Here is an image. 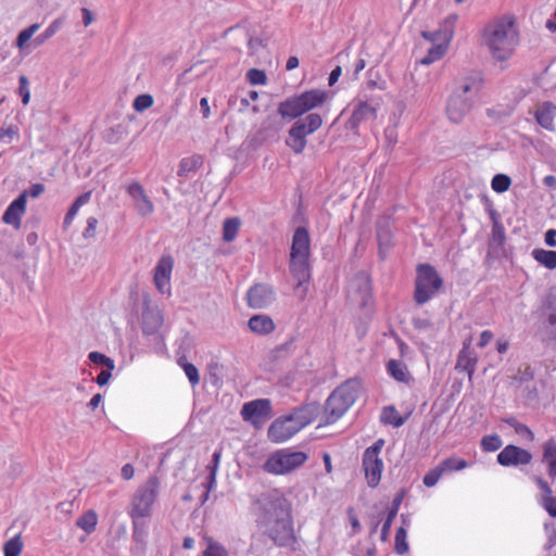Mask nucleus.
Wrapping results in <instances>:
<instances>
[{"instance_id":"nucleus-55","label":"nucleus","mask_w":556,"mask_h":556,"mask_svg":"<svg viewBox=\"0 0 556 556\" xmlns=\"http://www.w3.org/2000/svg\"><path fill=\"white\" fill-rule=\"evenodd\" d=\"M112 370H113V369H109V368H106V369L102 370V371L97 376V378H96V382H97L99 386H101V387H102V386H105V384L109 382V380H110V378H111V376H112V374H111V372H112Z\"/></svg>"},{"instance_id":"nucleus-23","label":"nucleus","mask_w":556,"mask_h":556,"mask_svg":"<svg viewBox=\"0 0 556 556\" xmlns=\"http://www.w3.org/2000/svg\"><path fill=\"white\" fill-rule=\"evenodd\" d=\"M542 462L547 466L549 478H556V440L548 439L542 446Z\"/></svg>"},{"instance_id":"nucleus-9","label":"nucleus","mask_w":556,"mask_h":556,"mask_svg":"<svg viewBox=\"0 0 556 556\" xmlns=\"http://www.w3.org/2000/svg\"><path fill=\"white\" fill-rule=\"evenodd\" d=\"M443 279L430 264H419L416 268L414 300L421 305L430 301L442 288Z\"/></svg>"},{"instance_id":"nucleus-50","label":"nucleus","mask_w":556,"mask_h":556,"mask_svg":"<svg viewBox=\"0 0 556 556\" xmlns=\"http://www.w3.org/2000/svg\"><path fill=\"white\" fill-rule=\"evenodd\" d=\"M20 136L18 128L14 125L0 128V142H11Z\"/></svg>"},{"instance_id":"nucleus-48","label":"nucleus","mask_w":556,"mask_h":556,"mask_svg":"<svg viewBox=\"0 0 556 556\" xmlns=\"http://www.w3.org/2000/svg\"><path fill=\"white\" fill-rule=\"evenodd\" d=\"M18 93L22 97V102L24 105H27L30 101V89L29 81L25 75H21L18 78Z\"/></svg>"},{"instance_id":"nucleus-33","label":"nucleus","mask_w":556,"mask_h":556,"mask_svg":"<svg viewBox=\"0 0 556 556\" xmlns=\"http://www.w3.org/2000/svg\"><path fill=\"white\" fill-rule=\"evenodd\" d=\"M24 547L22 535L18 533L3 545V556H20Z\"/></svg>"},{"instance_id":"nucleus-36","label":"nucleus","mask_w":556,"mask_h":556,"mask_svg":"<svg viewBox=\"0 0 556 556\" xmlns=\"http://www.w3.org/2000/svg\"><path fill=\"white\" fill-rule=\"evenodd\" d=\"M506 424L511 427L517 434L526 438L529 442L534 441V433L527 425L519 422L516 418H508Z\"/></svg>"},{"instance_id":"nucleus-34","label":"nucleus","mask_w":556,"mask_h":556,"mask_svg":"<svg viewBox=\"0 0 556 556\" xmlns=\"http://www.w3.org/2000/svg\"><path fill=\"white\" fill-rule=\"evenodd\" d=\"M443 473L452 472V471H460L468 467L467 460L459 457H448L443 459L439 464Z\"/></svg>"},{"instance_id":"nucleus-21","label":"nucleus","mask_w":556,"mask_h":556,"mask_svg":"<svg viewBox=\"0 0 556 556\" xmlns=\"http://www.w3.org/2000/svg\"><path fill=\"white\" fill-rule=\"evenodd\" d=\"M249 329L258 336H267L274 332L276 325L268 315H253L248 323Z\"/></svg>"},{"instance_id":"nucleus-26","label":"nucleus","mask_w":556,"mask_h":556,"mask_svg":"<svg viewBox=\"0 0 556 556\" xmlns=\"http://www.w3.org/2000/svg\"><path fill=\"white\" fill-rule=\"evenodd\" d=\"M387 370L399 382L409 383L412 380L407 366L401 361L390 359L387 363Z\"/></svg>"},{"instance_id":"nucleus-37","label":"nucleus","mask_w":556,"mask_h":556,"mask_svg":"<svg viewBox=\"0 0 556 556\" xmlns=\"http://www.w3.org/2000/svg\"><path fill=\"white\" fill-rule=\"evenodd\" d=\"M481 85L482 80L479 77L465 79L458 85L456 92L454 94H460V97L463 98V96L471 92L472 90L478 91L481 88Z\"/></svg>"},{"instance_id":"nucleus-11","label":"nucleus","mask_w":556,"mask_h":556,"mask_svg":"<svg viewBox=\"0 0 556 556\" xmlns=\"http://www.w3.org/2000/svg\"><path fill=\"white\" fill-rule=\"evenodd\" d=\"M323 126V117L318 113H308L305 118L296 121L289 129L286 144L295 153L304 151L306 137L317 131Z\"/></svg>"},{"instance_id":"nucleus-28","label":"nucleus","mask_w":556,"mask_h":556,"mask_svg":"<svg viewBox=\"0 0 556 556\" xmlns=\"http://www.w3.org/2000/svg\"><path fill=\"white\" fill-rule=\"evenodd\" d=\"M532 257L542 266L547 269L556 268V251L534 249L532 251Z\"/></svg>"},{"instance_id":"nucleus-43","label":"nucleus","mask_w":556,"mask_h":556,"mask_svg":"<svg viewBox=\"0 0 556 556\" xmlns=\"http://www.w3.org/2000/svg\"><path fill=\"white\" fill-rule=\"evenodd\" d=\"M88 357L93 364L105 366L109 369H114L115 367L114 361L100 352H90Z\"/></svg>"},{"instance_id":"nucleus-54","label":"nucleus","mask_w":556,"mask_h":556,"mask_svg":"<svg viewBox=\"0 0 556 556\" xmlns=\"http://www.w3.org/2000/svg\"><path fill=\"white\" fill-rule=\"evenodd\" d=\"M79 208L80 207L75 202L71 205V207L68 208V211L65 215V218H64L65 226L71 225V223L75 218L76 214L78 213Z\"/></svg>"},{"instance_id":"nucleus-18","label":"nucleus","mask_w":556,"mask_h":556,"mask_svg":"<svg viewBox=\"0 0 556 556\" xmlns=\"http://www.w3.org/2000/svg\"><path fill=\"white\" fill-rule=\"evenodd\" d=\"M27 204V192H22L5 210L2 220L12 225L14 228L18 229L21 227L22 216L25 214Z\"/></svg>"},{"instance_id":"nucleus-10","label":"nucleus","mask_w":556,"mask_h":556,"mask_svg":"<svg viewBox=\"0 0 556 556\" xmlns=\"http://www.w3.org/2000/svg\"><path fill=\"white\" fill-rule=\"evenodd\" d=\"M308 456L304 452L282 448L268 456L263 469L270 475L283 476L303 466Z\"/></svg>"},{"instance_id":"nucleus-16","label":"nucleus","mask_w":556,"mask_h":556,"mask_svg":"<svg viewBox=\"0 0 556 556\" xmlns=\"http://www.w3.org/2000/svg\"><path fill=\"white\" fill-rule=\"evenodd\" d=\"M275 299L274 290L265 283H255L247 294V303L251 308L261 309L267 307Z\"/></svg>"},{"instance_id":"nucleus-27","label":"nucleus","mask_w":556,"mask_h":556,"mask_svg":"<svg viewBox=\"0 0 556 556\" xmlns=\"http://www.w3.org/2000/svg\"><path fill=\"white\" fill-rule=\"evenodd\" d=\"M204 164V156L201 154H192L181 159L178 165V176H187L189 173L198 170Z\"/></svg>"},{"instance_id":"nucleus-38","label":"nucleus","mask_w":556,"mask_h":556,"mask_svg":"<svg viewBox=\"0 0 556 556\" xmlns=\"http://www.w3.org/2000/svg\"><path fill=\"white\" fill-rule=\"evenodd\" d=\"M407 533L403 527H400L395 533L394 551L399 555H403L408 552Z\"/></svg>"},{"instance_id":"nucleus-8","label":"nucleus","mask_w":556,"mask_h":556,"mask_svg":"<svg viewBox=\"0 0 556 556\" xmlns=\"http://www.w3.org/2000/svg\"><path fill=\"white\" fill-rule=\"evenodd\" d=\"M359 394L356 381H346L338 387L325 404L326 424H333L355 403Z\"/></svg>"},{"instance_id":"nucleus-13","label":"nucleus","mask_w":556,"mask_h":556,"mask_svg":"<svg viewBox=\"0 0 556 556\" xmlns=\"http://www.w3.org/2000/svg\"><path fill=\"white\" fill-rule=\"evenodd\" d=\"M241 416L244 421L260 429L263 424L273 416L271 403L268 399H257L247 402L242 406Z\"/></svg>"},{"instance_id":"nucleus-30","label":"nucleus","mask_w":556,"mask_h":556,"mask_svg":"<svg viewBox=\"0 0 556 556\" xmlns=\"http://www.w3.org/2000/svg\"><path fill=\"white\" fill-rule=\"evenodd\" d=\"M380 420L382 424L391 425L393 427H401L405 419L400 415L394 406H387L382 409Z\"/></svg>"},{"instance_id":"nucleus-12","label":"nucleus","mask_w":556,"mask_h":556,"mask_svg":"<svg viewBox=\"0 0 556 556\" xmlns=\"http://www.w3.org/2000/svg\"><path fill=\"white\" fill-rule=\"evenodd\" d=\"M384 441L377 440L371 446L367 447L363 454V470L368 486L376 488L379 485L383 471V460L380 457Z\"/></svg>"},{"instance_id":"nucleus-44","label":"nucleus","mask_w":556,"mask_h":556,"mask_svg":"<svg viewBox=\"0 0 556 556\" xmlns=\"http://www.w3.org/2000/svg\"><path fill=\"white\" fill-rule=\"evenodd\" d=\"M61 25H62V21L55 20L46 28V30L42 34H40L36 38V41L38 43H43L46 40L50 39L51 37H53L56 34V31L61 28Z\"/></svg>"},{"instance_id":"nucleus-35","label":"nucleus","mask_w":556,"mask_h":556,"mask_svg":"<svg viewBox=\"0 0 556 556\" xmlns=\"http://www.w3.org/2000/svg\"><path fill=\"white\" fill-rule=\"evenodd\" d=\"M206 548L202 552V556H229L228 551L211 536H204Z\"/></svg>"},{"instance_id":"nucleus-39","label":"nucleus","mask_w":556,"mask_h":556,"mask_svg":"<svg viewBox=\"0 0 556 556\" xmlns=\"http://www.w3.org/2000/svg\"><path fill=\"white\" fill-rule=\"evenodd\" d=\"M511 185V179L509 176L505 174H496L491 181V187L493 191L497 193H503L509 189Z\"/></svg>"},{"instance_id":"nucleus-19","label":"nucleus","mask_w":556,"mask_h":556,"mask_svg":"<svg viewBox=\"0 0 556 556\" xmlns=\"http://www.w3.org/2000/svg\"><path fill=\"white\" fill-rule=\"evenodd\" d=\"M471 105L469 101L462 98L460 94H452L446 106V114L450 121L459 123L469 112Z\"/></svg>"},{"instance_id":"nucleus-5","label":"nucleus","mask_w":556,"mask_h":556,"mask_svg":"<svg viewBox=\"0 0 556 556\" xmlns=\"http://www.w3.org/2000/svg\"><path fill=\"white\" fill-rule=\"evenodd\" d=\"M329 100V93L319 88H314L282 101L278 106V113L285 118H298L315 109L321 108Z\"/></svg>"},{"instance_id":"nucleus-1","label":"nucleus","mask_w":556,"mask_h":556,"mask_svg":"<svg viewBox=\"0 0 556 556\" xmlns=\"http://www.w3.org/2000/svg\"><path fill=\"white\" fill-rule=\"evenodd\" d=\"M255 503L262 514L265 534L277 546L295 549L298 538L291 501L280 490L274 489L263 494Z\"/></svg>"},{"instance_id":"nucleus-41","label":"nucleus","mask_w":556,"mask_h":556,"mask_svg":"<svg viewBox=\"0 0 556 556\" xmlns=\"http://www.w3.org/2000/svg\"><path fill=\"white\" fill-rule=\"evenodd\" d=\"M162 325V317L160 314L149 313L143 315V332H153Z\"/></svg>"},{"instance_id":"nucleus-61","label":"nucleus","mask_w":556,"mask_h":556,"mask_svg":"<svg viewBox=\"0 0 556 556\" xmlns=\"http://www.w3.org/2000/svg\"><path fill=\"white\" fill-rule=\"evenodd\" d=\"M340 75H341V67L337 66L336 68H333L331 71V73L329 75V79H328L329 80V86L334 85L338 81Z\"/></svg>"},{"instance_id":"nucleus-15","label":"nucleus","mask_w":556,"mask_h":556,"mask_svg":"<svg viewBox=\"0 0 556 556\" xmlns=\"http://www.w3.org/2000/svg\"><path fill=\"white\" fill-rule=\"evenodd\" d=\"M496 459L504 467L529 465L532 460V454L528 450L508 444L497 454Z\"/></svg>"},{"instance_id":"nucleus-57","label":"nucleus","mask_w":556,"mask_h":556,"mask_svg":"<svg viewBox=\"0 0 556 556\" xmlns=\"http://www.w3.org/2000/svg\"><path fill=\"white\" fill-rule=\"evenodd\" d=\"M535 482L539 485L540 490L543 492L544 496L553 495L552 488L548 485V483L545 480L538 477V478H535Z\"/></svg>"},{"instance_id":"nucleus-2","label":"nucleus","mask_w":556,"mask_h":556,"mask_svg":"<svg viewBox=\"0 0 556 556\" xmlns=\"http://www.w3.org/2000/svg\"><path fill=\"white\" fill-rule=\"evenodd\" d=\"M519 40L517 18L513 14L494 17L481 29V43L496 62L509 60Z\"/></svg>"},{"instance_id":"nucleus-47","label":"nucleus","mask_w":556,"mask_h":556,"mask_svg":"<svg viewBox=\"0 0 556 556\" xmlns=\"http://www.w3.org/2000/svg\"><path fill=\"white\" fill-rule=\"evenodd\" d=\"M443 472L440 468V466H435L434 468L430 469L424 477V484L428 488L434 486L440 478L442 477Z\"/></svg>"},{"instance_id":"nucleus-40","label":"nucleus","mask_w":556,"mask_h":556,"mask_svg":"<svg viewBox=\"0 0 556 556\" xmlns=\"http://www.w3.org/2000/svg\"><path fill=\"white\" fill-rule=\"evenodd\" d=\"M502 446V440L497 434L485 435L481 440V447L484 452H494Z\"/></svg>"},{"instance_id":"nucleus-63","label":"nucleus","mask_w":556,"mask_h":556,"mask_svg":"<svg viewBox=\"0 0 556 556\" xmlns=\"http://www.w3.org/2000/svg\"><path fill=\"white\" fill-rule=\"evenodd\" d=\"M43 190H45L43 185H41V184H35V185H33V186H31V188H30V195H31L33 198H36V197L40 195V194L43 192Z\"/></svg>"},{"instance_id":"nucleus-56","label":"nucleus","mask_w":556,"mask_h":556,"mask_svg":"<svg viewBox=\"0 0 556 556\" xmlns=\"http://www.w3.org/2000/svg\"><path fill=\"white\" fill-rule=\"evenodd\" d=\"M122 478L126 481L131 480L135 476V469L131 464H125L121 470Z\"/></svg>"},{"instance_id":"nucleus-59","label":"nucleus","mask_w":556,"mask_h":556,"mask_svg":"<svg viewBox=\"0 0 556 556\" xmlns=\"http://www.w3.org/2000/svg\"><path fill=\"white\" fill-rule=\"evenodd\" d=\"M200 106H201V111H202L203 117L204 118L210 117L211 109H210V104H208L207 98H202L200 100Z\"/></svg>"},{"instance_id":"nucleus-4","label":"nucleus","mask_w":556,"mask_h":556,"mask_svg":"<svg viewBox=\"0 0 556 556\" xmlns=\"http://www.w3.org/2000/svg\"><path fill=\"white\" fill-rule=\"evenodd\" d=\"M316 412V406L307 405L294 409L287 417L276 419L268 428V439L275 443L286 442L301 429L312 424Z\"/></svg>"},{"instance_id":"nucleus-22","label":"nucleus","mask_w":556,"mask_h":556,"mask_svg":"<svg viewBox=\"0 0 556 556\" xmlns=\"http://www.w3.org/2000/svg\"><path fill=\"white\" fill-rule=\"evenodd\" d=\"M556 115V105L552 102H544L539 105L536 112L534 114L536 123L545 128L546 130L553 131L554 127V118Z\"/></svg>"},{"instance_id":"nucleus-7","label":"nucleus","mask_w":556,"mask_h":556,"mask_svg":"<svg viewBox=\"0 0 556 556\" xmlns=\"http://www.w3.org/2000/svg\"><path fill=\"white\" fill-rule=\"evenodd\" d=\"M160 489V479L156 476H150L148 480L137 489L130 500L128 515L134 526L139 520L150 518L152 516L153 505L157 498Z\"/></svg>"},{"instance_id":"nucleus-42","label":"nucleus","mask_w":556,"mask_h":556,"mask_svg":"<svg viewBox=\"0 0 556 556\" xmlns=\"http://www.w3.org/2000/svg\"><path fill=\"white\" fill-rule=\"evenodd\" d=\"M39 24H33L27 28L23 29L16 38L17 48L22 49L25 46V43L33 37V35L39 29Z\"/></svg>"},{"instance_id":"nucleus-32","label":"nucleus","mask_w":556,"mask_h":556,"mask_svg":"<svg viewBox=\"0 0 556 556\" xmlns=\"http://www.w3.org/2000/svg\"><path fill=\"white\" fill-rule=\"evenodd\" d=\"M240 228V219L237 217H231L225 219L223 224V240L226 242H231L238 235Z\"/></svg>"},{"instance_id":"nucleus-31","label":"nucleus","mask_w":556,"mask_h":556,"mask_svg":"<svg viewBox=\"0 0 556 556\" xmlns=\"http://www.w3.org/2000/svg\"><path fill=\"white\" fill-rule=\"evenodd\" d=\"M401 497H396L394 501H393V504H392V507L391 509L389 510L388 513V516L382 525V528H381V540L382 541H387L388 538H389V534H390V529H391V526H392V522L394 520V518L396 517L397 515V511H399V508H400V505H401Z\"/></svg>"},{"instance_id":"nucleus-64","label":"nucleus","mask_w":556,"mask_h":556,"mask_svg":"<svg viewBox=\"0 0 556 556\" xmlns=\"http://www.w3.org/2000/svg\"><path fill=\"white\" fill-rule=\"evenodd\" d=\"M299 66V59L296 56H290L286 63V70L292 71Z\"/></svg>"},{"instance_id":"nucleus-60","label":"nucleus","mask_w":556,"mask_h":556,"mask_svg":"<svg viewBox=\"0 0 556 556\" xmlns=\"http://www.w3.org/2000/svg\"><path fill=\"white\" fill-rule=\"evenodd\" d=\"M91 198V191H87L83 194H80L74 202L81 207L83 205L87 204L90 201Z\"/></svg>"},{"instance_id":"nucleus-62","label":"nucleus","mask_w":556,"mask_h":556,"mask_svg":"<svg viewBox=\"0 0 556 556\" xmlns=\"http://www.w3.org/2000/svg\"><path fill=\"white\" fill-rule=\"evenodd\" d=\"M84 25L89 26L93 22L92 13L89 9H81Z\"/></svg>"},{"instance_id":"nucleus-24","label":"nucleus","mask_w":556,"mask_h":556,"mask_svg":"<svg viewBox=\"0 0 556 556\" xmlns=\"http://www.w3.org/2000/svg\"><path fill=\"white\" fill-rule=\"evenodd\" d=\"M477 357L472 351H468V346L462 349L457 356L456 369L466 371L469 378L472 377L476 366H477Z\"/></svg>"},{"instance_id":"nucleus-45","label":"nucleus","mask_w":556,"mask_h":556,"mask_svg":"<svg viewBox=\"0 0 556 556\" xmlns=\"http://www.w3.org/2000/svg\"><path fill=\"white\" fill-rule=\"evenodd\" d=\"M247 79L251 85H265L267 77L264 71L251 68L247 73Z\"/></svg>"},{"instance_id":"nucleus-49","label":"nucleus","mask_w":556,"mask_h":556,"mask_svg":"<svg viewBox=\"0 0 556 556\" xmlns=\"http://www.w3.org/2000/svg\"><path fill=\"white\" fill-rule=\"evenodd\" d=\"M179 364L184 368V371H185L186 376L188 377L190 383L192 386L199 384L200 376H199L197 367L193 364H190L187 362H184V363L179 362Z\"/></svg>"},{"instance_id":"nucleus-25","label":"nucleus","mask_w":556,"mask_h":556,"mask_svg":"<svg viewBox=\"0 0 556 556\" xmlns=\"http://www.w3.org/2000/svg\"><path fill=\"white\" fill-rule=\"evenodd\" d=\"M222 450L215 451L212 457V464L208 465L210 475L205 484V491L201 497V504L208 500L210 492L214 489L216 483V471L220 463Z\"/></svg>"},{"instance_id":"nucleus-14","label":"nucleus","mask_w":556,"mask_h":556,"mask_svg":"<svg viewBox=\"0 0 556 556\" xmlns=\"http://www.w3.org/2000/svg\"><path fill=\"white\" fill-rule=\"evenodd\" d=\"M174 258L169 254L163 255L153 269V283L157 291L162 294L170 295L172 293V274L174 269Z\"/></svg>"},{"instance_id":"nucleus-20","label":"nucleus","mask_w":556,"mask_h":556,"mask_svg":"<svg viewBox=\"0 0 556 556\" xmlns=\"http://www.w3.org/2000/svg\"><path fill=\"white\" fill-rule=\"evenodd\" d=\"M377 116V105L372 104L368 101H358L356 104L350 119L349 124L351 128L356 129L358 126L370 118H376Z\"/></svg>"},{"instance_id":"nucleus-51","label":"nucleus","mask_w":556,"mask_h":556,"mask_svg":"<svg viewBox=\"0 0 556 556\" xmlns=\"http://www.w3.org/2000/svg\"><path fill=\"white\" fill-rule=\"evenodd\" d=\"M542 505L551 517H556V496H543Z\"/></svg>"},{"instance_id":"nucleus-6","label":"nucleus","mask_w":556,"mask_h":556,"mask_svg":"<svg viewBox=\"0 0 556 556\" xmlns=\"http://www.w3.org/2000/svg\"><path fill=\"white\" fill-rule=\"evenodd\" d=\"M458 16L452 14L447 16L435 31H422L421 36L432 43L425 58L420 60L424 65H430L441 60L447 52L454 36L455 24Z\"/></svg>"},{"instance_id":"nucleus-58","label":"nucleus","mask_w":556,"mask_h":556,"mask_svg":"<svg viewBox=\"0 0 556 556\" xmlns=\"http://www.w3.org/2000/svg\"><path fill=\"white\" fill-rule=\"evenodd\" d=\"M545 243L548 247L555 248L556 247V229H549L545 232Z\"/></svg>"},{"instance_id":"nucleus-52","label":"nucleus","mask_w":556,"mask_h":556,"mask_svg":"<svg viewBox=\"0 0 556 556\" xmlns=\"http://www.w3.org/2000/svg\"><path fill=\"white\" fill-rule=\"evenodd\" d=\"M97 226H98V219L96 217H92V216L89 217L87 219V227L85 228V230L83 232V236L85 238H92V237H94Z\"/></svg>"},{"instance_id":"nucleus-46","label":"nucleus","mask_w":556,"mask_h":556,"mask_svg":"<svg viewBox=\"0 0 556 556\" xmlns=\"http://www.w3.org/2000/svg\"><path fill=\"white\" fill-rule=\"evenodd\" d=\"M153 105V98L150 94H139L135 98L132 106L137 112H142Z\"/></svg>"},{"instance_id":"nucleus-17","label":"nucleus","mask_w":556,"mask_h":556,"mask_svg":"<svg viewBox=\"0 0 556 556\" xmlns=\"http://www.w3.org/2000/svg\"><path fill=\"white\" fill-rule=\"evenodd\" d=\"M126 191L135 201L136 208L141 216H148L153 213L154 205L147 195L142 185L138 181H132L126 187Z\"/></svg>"},{"instance_id":"nucleus-53","label":"nucleus","mask_w":556,"mask_h":556,"mask_svg":"<svg viewBox=\"0 0 556 556\" xmlns=\"http://www.w3.org/2000/svg\"><path fill=\"white\" fill-rule=\"evenodd\" d=\"M493 338L494 334L491 330H483L480 334L478 346L481 349L486 346L493 340Z\"/></svg>"},{"instance_id":"nucleus-29","label":"nucleus","mask_w":556,"mask_h":556,"mask_svg":"<svg viewBox=\"0 0 556 556\" xmlns=\"http://www.w3.org/2000/svg\"><path fill=\"white\" fill-rule=\"evenodd\" d=\"M98 525V514L93 509L85 511L77 520L76 526L87 534L92 533Z\"/></svg>"},{"instance_id":"nucleus-3","label":"nucleus","mask_w":556,"mask_h":556,"mask_svg":"<svg viewBox=\"0 0 556 556\" xmlns=\"http://www.w3.org/2000/svg\"><path fill=\"white\" fill-rule=\"evenodd\" d=\"M311 238L305 227H298L292 237L289 268L296 289L307 285L311 279Z\"/></svg>"}]
</instances>
